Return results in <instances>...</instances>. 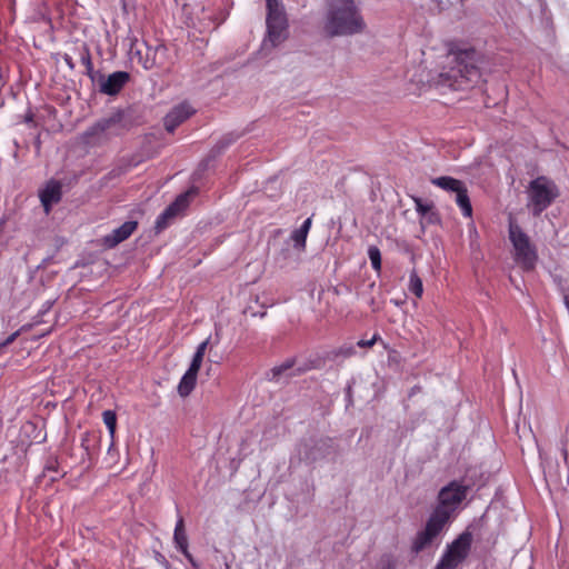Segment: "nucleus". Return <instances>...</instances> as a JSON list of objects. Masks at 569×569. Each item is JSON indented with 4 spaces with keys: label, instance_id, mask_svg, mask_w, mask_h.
Masks as SVG:
<instances>
[{
    "label": "nucleus",
    "instance_id": "obj_1",
    "mask_svg": "<svg viewBox=\"0 0 569 569\" xmlns=\"http://www.w3.org/2000/svg\"><path fill=\"white\" fill-rule=\"evenodd\" d=\"M481 61L482 56L475 48L451 42L446 66L429 80L430 86L441 92L473 88L481 80Z\"/></svg>",
    "mask_w": 569,
    "mask_h": 569
},
{
    "label": "nucleus",
    "instance_id": "obj_2",
    "mask_svg": "<svg viewBox=\"0 0 569 569\" xmlns=\"http://www.w3.org/2000/svg\"><path fill=\"white\" fill-rule=\"evenodd\" d=\"M365 27L355 0H327L323 29L329 37L352 36Z\"/></svg>",
    "mask_w": 569,
    "mask_h": 569
},
{
    "label": "nucleus",
    "instance_id": "obj_3",
    "mask_svg": "<svg viewBox=\"0 0 569 569\" xmlns=\"http://www.w3.org/2000/svg\"><path fill=\"white\" fill-rule=\"evenodd\" d=\"M266 4L267 36L262 41V51L276 48L288 37V19L283 4L279 0H266Z\"/></svg>",
    "mask_w": 569,
    "mask_h": 569
},
{
    "label": "nucleus",
    "instance_id": "obj_4",
    "mask_svg": "<svg viewBox=\"0 0 569 569\" xmlns=\"http://www.w3.org/2000/svg\"><path fill=\"white\" fill-rule=\"evenodd\" d=\"M508 236L513 248L515 261L525 271L533 270L538 261V253L529 236L513 220L509 221Z\"/></svg>",
    "mask_w": 569,
    "mask_h": 569
},
{
    "label": "nucleus",
    "instance_id": "obj_5",
    "mask_svg": "<svg viewBox=\"0 0 569 569\" xmlns=\"http://www.w3.org/2000/svg\"><path fill=\"white\" fill-rule=\"evenodd\" d=\"M468 490V486L457 480L450 481L440 489L438 503L431 515L448 525L461 502L466 499Z\"/></svg>",
    "mask_w": 569,
    "mask_h": 569
},
{
    "label": "nucleus",
    "instance_id": "obj_6",
    "mask_svg": "<svg viewBox=\"0 0 569 569\" xmlns=\"http://www.w3.org/2000/svg\"><path fill=\"white\" fill-rule=\"evenodd\" d=\"M527 193V207L533 217H538L558 198L559 189L555 181L540 176L530 181Z\"/></svg>",
    "mask_w": 569,
    "mask_h": 569
},
{
    "label": "nucleus",
    "instance_id": "obj_7",
    "mask_svg": "<svg viewBox=\"0 0 569 569\" xmlns=\"http://www.w3.org/2000/svg\"><path fill=\"white\" fill-rule=\"evenodd\" d=\"M122 114L116 112L110 117L99 119L82 134L83 142L89 146H100L111 137L118 136L122 128Z\"/></svg>",
    "mask_w": 569,
    "mask_h": 569
},
{
    "label": "nucleus",
    "instance_id": "obj_8",
    "mask_svg": "<svg viewBox=\"0 0 569 569\" xmlns=\"http://www.w3.org/2000/svg\"><path fill=\"white\" fill-rule=\"evenodd\" d=\"M471 543V532L463 531L460 533L451 543L447 545L435 569H456L469 556Z\"/></svg>",
    "mask_w": 569,
    "mask_h": 569
},
{
    "label": "nucleus",
    "instance_id": "obj_9",
    "mask_svg": "<svg viewBox=\"0 0 569 569\" xmlns=\"http://www.w3.org/2000/svg\"><path fill=\"white\" fill-rule=\"evenodd\" d=\"M448 525L430 513L425 528L412 540L411 551L416 555L430 547Z\"/></svg>",
    "mask_w": 569,
    "mask_h": 569
},
{
    "label": "nucleus",
    "instance_id": "obj_10",
    "mask_svg": "<svg viewBox=\"0 0 569 569\" xmlns=\"http://www.w3.org/2000/svg\"><path fill=\"white\" fill-rule=\"evenodd\" d=\"M335 452L333 440L331 438H320L310 440L303 445L301 455L305 460L316 462L322 460Z\"/></svg>",
    "mask_w": 569,
    "mask_h": 569
},
{
    "label": "nucleus",
    "instance_id": "obj_11",
    "mask_svg": "<svg viewBox=\"0 0 569 569\" xmlns=\"http://www.w3.org/2000/svg\"><path fill=\"white\" fill-rule=\"evenodd\" d=\"M190 192L187 191L177 197V199L170 203L156 219L154 229L157 232H161L169 226L170 219L176 217L181 210L187 208Z\"/></svg>",
    "mask_w": 569,
    "mask_h": 569
},
{
    "label": "nucleus",
    "instance_id": "obj_12",
    "mask_svg": "<svg viewBox=\"0 0 569 569\" xmlns=\"http://www.w3.org/2000/svg\"><path fill=\"white\" fill-rule=\"evenodd\" d=\"M39 199L44 212L49 214L52 207L62 199V183L56 179L48 180L39 190Z\"/></svg>",
    "mask_w": 569,
    "mask_h": 569
},
{
    "label": "nucleus",
    "instance_id": "obj_13",
    "mask_svg": "<svg viewBox=\"0 0 569 569\" xmlns=\"http://www.w3.org/2000/svg\"><path fill=\"white\" fill-rule=\"evenodd\" d=\"M129 79L130 74L127 71H114L108 77L102 73L101 80L98 83L99 91L107 96H116L122 90Z\"/></svg>",
    "mask_w": 569,
    "mask_h": 569
},
{
    "label": "nucleus",
    "instance_id": "obj_14",
    "mask_svg": "<svg viewBox=\"0 0 569 569\" xmlns=\"http://www.w3.org/2000/svg\"><path fill=\"white\" fill-rule=\"evenodd\" d=\"M193 113V109L188 103H180L173 107L164 117V128L168 132H173L174 129L186 121Z\"/></svg>",
    "mask_w": 569,
    "mask_h": 569
},
{
    "label": "nucleus",
    "instance_id": "obj_15",
    "mask_svg": "<svg viewBox=\"0 0 569 569\" xmlns=\"http://www.w3.org/2000/svg\"><path fill=\"white\" fill-rule=\"evenodd\" d=\"M138 222L130 220L123 222L120 227L113 229L109 234L103 237V244L107 248H114L122 241L127 240L137 229Z\"/></svg>",
    "mask_w": 569,
    "mask_h": 569
},
{
    "label": "nucleus",
    "instance_id": "obj_16",
    "mask_svg": "<svg viewBox=\"0 0 569 569\" xmlns=\"http://www.w3.org/2000/svg\"><path fill=\"white\" fill-rule=\"evenodd\" d=\"M173 541L177 549L181 551L183 556L196 567L197 565L188 550V537L184 530V522L182 517H179L177 520L173 531Z\"/></svg>",
    "mask_w": 569,
    "mask_h": 569
},
{
    "label": "nucleus",
    "instance_id": "obj_17",
    "mask_svg": "<svg viewBox=\"0 0 569 569\" xmlns=\"http://www.w3.org/2000/svg\"><path fill=\"white\" fill-rule=\"evenodd\" d=\"M151 51H152V49L148 47L147 59H146V61L143 62V67H144V69H151V68H153L154 66L162 67V66L164 64V56H166V52H167V48H166V46H163V44H158V46L153 49V56H152V58H150V57H149Z\"/></svg>",
    "mask_w": 569,
    "mask_h": 569
},
{
    "label": "nucleus",
    "instance_id": "obj_18",
    "mask_svg": "<svg viewBox=\"0 0 569 569\" xmlns=\"http://www.w3.org/2000/svg\"><path fill=\"white\" fill-rule=\"evenodd\" d=\"M455 194L456 203L460 208L462 216L466 218H471L472 207L466 186L463 184L458 191L455 192Z\"/></svg>",
    "mask_w": 569,
    "mask_h": 569
},
{
    "label": "nucleus",
    "instance_id": "obj_19",
    "mask_svg": "<svg viewBox=\"0 0 569 569\" xmlns=\"http://www.w3.org/2000/svg\"><path fill=\"white\" fill-rule=\"evenodd\" d=\"M431 183L452 193L458 191L465 184L462 181L448 176L432 178Z\"/></svg>",
    "mask_w": 569,
    "mask_h": 569
},
{
    "label": "nucleus",
    "instance_id": "obj_20",
    "mask_svg": "<svg viewBox=\"0 0 569 569\" xmlns=\"http://www.w3.org/2000/svg\"><path fill=\"white\" fill-rule=\"evenodd\" d=\"M197 372H192L190 369H188L186 373L182 376L178 385V393L181 397L189 396L191 391L194 389L197 382Z\"/></svg>",
    "mask_w": 569,
    "mask_h": 569
},
{
    "label": "nucleus",
    "instance_id": "obj_21",
    "mask_svg": "<svg viewBox=\"0 0 569 569\" xmlns=\"http://www.w3.org/2000/svg\"><path fill=\"white\" fill-rule=\"evenodd\" d=\"M295 366V359H287L282 363L274 366L269 372H268V379L278 381L282 376L287 375L289 370H291Z\"/></svg>",
    "mask_w": 569,
    "mask_h": 569
},
{
    "label": "nucleus",
    "instance_id": "obj_22",
    "mask_svg": "<svg viewBox=\"0 0 569 569\" xmlns=\"http://www.w3.org/2000/svg\"><path fill=\"white\" fill-rule=\"evenodd\" d=\"M409 290L417 298H420L423 293V286L421 279L418 277L416 272H411L409 277Z\"/></svg>",
    "mask_w": 569,
    "mask_h": 569
},
{
    "label": "nucleus",
    "instance_id": "obj_23",
    "mask_svg": "<svg viewBox=\"0 0 569 569\" xmlns=\"http://www.w3.org/2000/svg\"><path fill=\"white\" fill-rule=\"evenodd\" d=\"M368 257L373 270L379 272L381 270V252L378 247L371 246L368 249Z\"/></svg>",
    "mask_w": 569,
    "mask_h": 569
},
{
    "label": "nucleus",
    "instance_id": "obj_24",
    "mask_svg": "<svg viewBox=\"0 0 569 569\" xmlns=\"http://www.w3.org/2000/svg\"><path fill=\"white\" fill-rule=\"evenodd\" d=\"M103 423L106 425L107 429L109 430L110 435L113 436L116 431V425H117V416L116 412L112 410H106L102 413Z\"/></svg>",
    "mask_w": 569,
    "mask_h": 569
},
{
    "label": "nucleus",
    "instance_id": "obj_25",
    "mask_svg": "<svg viewBox=\"0 0 569 569\" xmlns=\"http://www.w3.org/2000/svg\"><path fill=\"white\" fill-rule=\"evenodd\" d=\"M307 234L306 233H302L301 231H299L298 229H295L291 234H290V239L292 240L293 242V247L295 249L297 250H305L306 248V242H307Z\"/></svg>",
    "mask_w": 569,
    "mask_h": 569
},
{
    "label": "nucleus",
    "instance_id": "obj_26",
    "mask_svg": "<svg viewBox=\"0 0 569 569\" xmlns=\"http://www.w3.org/2000/svg\"><path fill=\"white\" fill-rule=\"evenodd\" d=\"M79 57H80L81 63L84 67H90L92 64L90 50H89V48L87 46H82L79 49Z\"/></svg>",
    "mask_w": 569,
    "mask_h": 569
},
{
    "label": "nucleus",
    "instance_id": "obj_27",
    "mask_svg": "<svg viewBox=\"0 0 569 569\" xmlns=\"http://www.w3.org/2000/svg\"><path fill=\"white\" fill-rule=\"evenodd\" d=\"M203 357L204 355L200 353V352H194L193 357H192V360H191V363H190V367L188 369H190L192 372H197L200 370L201 368V365H202V361H203Z\"/></svg>",
    "mask_w": 569,
    "mask_h": 569
},
{
    "label": "nucleus",
    "instance_id": "obj_28",
    "mask_svg": "<svg viewBox=\"0 0 569 569\" xmlns=\"http://www.w3.org/2000/svg\"><path fill=\"white\" fill-rule=\"evenodd\" d=\"M86 74L90 78L93 84L98 86L101 80L102 72L94 71L93 64H91L90 67H86Z\"/></svg>",
    "mask_w": 569,
    "mask_h": 569
},
{
    "label": "nucleus",
    "instance_id": "obj_29",
    "mask_svg": "<svg viewBox=\"0 0 569 569\" xmlns=\"http://www.w3.org/2000/svg\"><path fill=\"white\" fill-rule=\"evenodd\" d=\"M356 350L355 347L348 346V347H341L338 350L335 351V357H342V358H349L352 355H355Z\"/></svg>",
    "mask_w": 569,
    "mask_h": 569
},
{
    "label": "nucleus",
    "instance_id": "obj_30",
    "mask_svg": "<svg viewBox=\"0 0 569 569\" xmlns=\"http://www.w3.org/2000/svg\"><path fill=\"white\" fill-rule=\"evenodd\" d=\"M416 211L420 214H426L430 210V204L425 203L420 198H415Z\"/></svg>",
    "mask_w": 569,
    "mask_h": 569
},
{
    "label": "nucleus",
    "instance_id": "obj_31",
    "mask_svg": "<svg viewBox=\"0 0 569 569\" xmlns=\"http://www.w3.org/2000/svg\"><path fill=\"white\" fill-rule=\"evenodd\" d=\"M21 335V330H17L8 336L3 341H0V349L11 345Z\"/></svg>",
    "mask_w": 569,
    "mask_h": 569
},
{
    "label": "nucleus",
    "instance_id": "obj_32",
    "mask_svg": "<svg viewBox=\"0 0 569 569\" xmlns=\"http://www.w3.org/2000/svg\"><path fill=\"white\" fill-rule=\"evenodd\" d=\"M54 300H47L41 305V308L38 311L39 317H43L47 315L53 307Z\"/></svg>",
    "mask_w": 569,
    "mask_h": 569
},
{
    "label": "nucleus",
    "instance_id": "obj_33",
    "mask_svg": "<svg viewBox=\"0 0 569 569\" xmlns=\"http://www.w3.org/2000/svg\"><path fill=\"white\" fill-rule=\"evenodd\" d=\"M311 224H312L311 218H307L302 222V224L298 228V230L301 231L302 233H306L308 236V233L310 231V228H311Z\"/></svg>",
    "mask_w": 569,
    "mask_h": 569
},
{
    "label": "nucleus",
    "instance_id": "obj_34",
    "mask_svg": "<svg viewBox=\"0 0 569 569\" xmlns=\"http://www.w3.org/2000/svg\"><path fill=\"white\" fill-rule=\"evenodd\" d=\"M210 340H211V336H209L204 341H202L201 343L198 345L197 349H196V352H200L202 355L206 353V350H207V347L209 346L210 343Z\"/></svg>",
    "mask_w": 569,
    "mask_h": 569
},
{
    "label": "nucleus",
    "instance_id": "obj_35",
    "mask_svg": "<svg viewBox=\"0 0 569 569\" xmlns=\"http://www.w3.org/2000/svg\"><path fill=\"white\" fill-rule=\"evenodd\" d=\"M375 341H376V337H373L370 340H359L357 342V346L360 348L371 347V346H373Z\"/></svg>",
    "mask_w": 569,
    "mask_h": 569
},
{
    "label": "nucleus",
    "instance_id": "obj_36",
    "mask_svg": "<svg viewBox=\"0 0 569 569\" xmlns=\"http://www.w3.org/2000/svg\"><path fill=\"white\" fill-rule=\"evenodd\" d=\"M310 369H312V367H311V366L298 367V368H296L295 372L289 373V376L301 375V373H303V372H306V371H308V370H310Z\"/></svg>",
    "mask_w": 569,
    "mask_h": 569
},
{
    "label": "nucleus",
    "instance_id": "obj_37",
    "mask_svg": "<svg viewBox=\"0 0 569 569\" xmlns=\"http://www.w3.org/2000/svg\"><path fill=\"white\" fill-rule=\"evenodd\" d=\"M89 440V433H83L81 438V447L89 453V446L87 445Z\"/></svg>",
    "mask_w": 569,
    "mask_h": 569
},
{
    "label": "nucleus",
    "instance_id": "obj_38",
    "mask_svg": "<svg viewBox=\"0 0 569 569\" xmlns=\"http://www.w3.org/2000/svg\"><path fill=\"white\" fill-rule=\"evenodd\" d=\"M63 60H64L66 64H67L71 70H73V69H74L76 64H74V62H73L72 58H71L69 54H64Z\"/></svg>",
    "mask_w": 569,
    "mask_h": 569
},
{
    "label": "nucleus",
    "instance_id": "obj_39",
    "mask_svg": "<svg viewBox=\"0 0 569 569\" xmlns=\"http://www.w3.org/2000/svg\"><path fill=\"white\" fill-rule=\"evenodd\" d=\"M346 398H347L348 403L352 402L351 387L350 386L346 390Z\"/></svg>",
    "mask_w": 569,
    "mask_h": 569
},
{
    "label": "nucleus",
    "instance_id": "obj_40",
    "mask_svg": "<svg viewBox=\"0 0 569 569\" xmlns=\"http://www.w3.org/2000/svg\"><path fill=\"white\" fill-rule=\"evenodd\" d=\"M42 322H43L42 317H39V316H38V313H37V315L34 316V318H33L32 325H33V326H38V325H40V323H42Z\"/></svg>",
    "mask_w": 569,
    "mask_h": 569
},
{
    "label": "nucleus",
    "instance_id": "obj_41",
    "mask_svg": "<svg viewBox=\"0 0 569 569\" xmlns=\"http://www.w3.org/2000/svg\"><path fill=\"white\" fill-rule=\"evenodd\" d=\"M32 327H33L32 323L23 325L19 330H21V332H24V331L30 330Z\"/></svg>",
    "mask_w": 569,
    "mask_h": 569
},
{
    "label": "nucleus",
    "instance_id": "obj_42",
    "mask_svg": "<svg viewBox=\"0 0 569 569\" xmlns=\"http://www.w3.org/2000/svg\"><path fill=\"white\" fill-rule=\"evenodd\" d=\"M26 121L29 122V121H32V116H29L26 118Z\"/></svg>",
    "mask_w": 569,
    "mask_h": 569
},
{
    "label": "nucleus",
    "instance_id": "obj_43",
    "mask_svg": "<svg viewBox=\"0 0 569 569\" xmlns=\"http://www.w3.org/2000/svg\"><path fill=\"white\" fill-rule=\"evenodd\" d=\"M158 558H162V560L166 562V560L161 553H158Z\"/></svg>",
    "mask_w": 569,
    "mask_h": 569
}]
</instances>
